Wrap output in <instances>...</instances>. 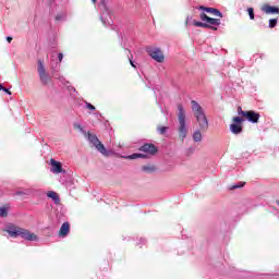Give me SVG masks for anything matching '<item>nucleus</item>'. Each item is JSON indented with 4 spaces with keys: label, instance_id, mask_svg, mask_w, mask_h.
I'll list each match as a JSON object with an SVG mask.
<instances>
[{
    "label": "nucleus",
    "instance_id": "obj_1",
    "mask_svg": "<svg viewBox=\"0 0 279 279\" xmlns=\"http://www.w3.org/2000/svg\"><path fill=\"white\" fill-rule=\"evenodd\" d=\"M5 232H8L9 236L12 239H19L20 236L21 239H24V241H38V235L27 229L17 227L14 223H9L7 226Z\"/></svg>",
    "mask_w": 279,
    "mask_h": 279
},
{
    "label": "nucleus",
    "instance_id": "obj_2",
    "mask_svg": "<svg viewBox=\"0 0 279 279\" xmlns=\"http://www.w3.org/2000/svg\"><path fill=\"white\" fill-rule=\"evenodd\" d=\"M191 106L192 112L198 123L199 130L202 132H206L208 130V118L206 117L204 108H202V105H199L197 100H192Z\"/></svg>",
    "mask_w": 279,
    "mask_h": 279
},
{
    "label": "nucleus",
    "instance_id": "obj_3",
    "mask_svg": "<svg viewBox=\"0 0 279 279\" xmlns=\"http://www.w3.org/2000/svg\"><path fill=\"white\" fill-rule=\"evenodd\" d=\"M178 121H179V138L184 141L189 134V128H186V111H184V106L182 104L178 105Z\"/></svg>",
    "mask_w": 279,
    "mask_h": 279
},
{
    "label": "nucleus",
    "instance_id": "obj_4",
    "mask_svg": "<svg viewBox=\"0 0 279 279\" xmlns=\"http://www.w3.org/2000/svg\"><path fill=\"white\" fill-rule=\"evenodd\" d=\"M87 140L92 145H94L99 154H102L105 156V158H109V156H114V151L106 149L104 143H101V141H99V137H97L95 134L88 132Z\"/></svg>",
    "mask_w": 279,
    "mask_h": 279
},
{
    "label": "nucleus",
    "instance_id": "obj_5",
    "mask_svg": "<svg viewBox=\"0 0 279 279\" xmlns=\"http://www.w3.org/2000/svg\"><path fill=\"white\" fill-rule=\"evenodd\" d=\"M37 73L39 75V80L44 86H47L49 82H51V76L47 73V69L45 68V63L43 60L37 61Z\"/></svg>",
    "mask_w": 279,
    "mask_h": 279
},
{
    "label": "nucleus",
    "instance_id": "obj_6",
    "mask_svg": "<svg viewBox=\"0 0 279 279\" xmlns=\"http://www.w3.org/2000/svg\"><path fill=\"white\" fill-rule=\"evenodd\" d=\"M146 53L155 60V62L162 63L165 62V53H162V50L158 47H147Z\"/></svg>",
    "mask_w": 279,
    "mask_h": 279
},
{
    "label": "nucleus",
    "instance_id": "obj_7",
    "mask_svg": "<svg viewBox=\"0 0 279 279\" xmlns=\"http://www.w3.org/2000/svg\"><path fill=\"white\" fill-rule=\"evenodd\" d=\"M245 121L244 118L242 117H234L233 118V123L230 124L229 129L230 132L233 134H242L243 133V122Z\"/></svg>",
    "mask_w": 279,
    "mask_h": 279
},
{
    "label": "nucleus",
    "instance_id": "obj_8",
    "mask_svg": "<svg viewBox=\"0 0 279 279\" xmlns=\"http://www.w3.org/2000/svg\"><path fill=\"white\" fill-rule=\"evenodd\" d=\"M193 25L194 27H203L204 29H213L214 32H217V26H213L215 25V17H207L206 23L193 20Z\"/></svg>",
    "mask_w": 279,
    "mask_h": 279
},
{
    "label": "nucleus",
    "instance_id": "obj_9",
    "mask_svg": "<svg viewBox=\"0 0 279 279\" xmlns=\"http://www.w3.org/2000/svg\"><path fill=\"white\" fill-rule=\"evenodd\" d=\"M242 117H244V119H246V121H248V123H258V121L260 119V113H258L254 110H250L246 112H242Z\"/></svg>",
    "mask_w": 279,
    "mask_h": 279
},
{
    "label": "nucleus",
    "instance_id": "obj_10",
    "mask_svg": "<svg viewBox=\"0 0 279 279\" xmlns=\"http://www.w3.org/2000/svg\"><path fill=\"white\" fill-rule=\"evenodd\" d=\"M196 10H201V12H207V14H214V16H219V19H223V13H221V11L216 8L199 5L196 7Z\"/></svg>",
    "mask_w": 279,
    "mask_h": 279
},
{
    "label": "nucleus",
    "instance_id": "obj_11",
    "mask_svg": "<svg viewBox=\"0 0 279 279\" xmlns=\"http://www.w3.org/2000/svg\"><path fill=\"white\" fill-rule=\"evenodd\" d=\"M100 20H101V23L105 25V27H108V25L114 24V21L112 20V13L107 8H105V11L100 16Z\"/></svg>",
    "mask_w": 279,
    "mask_h": 279
},
{
    "label": "nucleus",
    "instance_id": "obj_12",
    "mask_svg": "<svg viewBox=\"0 0 279 279\" xmlns=\"http://www.w3.org/2000/svg\"><path fill=\"white\" fill-rule=\"evenodd\" d=\"M140 151H144L150 156H156L158 148L154 144L146 143L140 147Z\"/></svg>",
    "mask_w": 279,
    "mask_h": 279
},
{
    "label": "nucleus",
    "instance_id": "obj_13",
    "mask_svg": "<svg viewBox=\"0 0 279 279\" xmlns=\"http://www.w3.org/2000/svg\"><path fill=\"white\" fill-rule=\"evenodd\" d=\"M50 171L52 173H66V170H63L62 163L60 161H57L56 159H50Z\"/></svg>",
    "mask_w": 279,
    "mask_h": 279
},
{
    "label": "nucleus",
    "instance_id": "obj_14",
    "mask_svg": "<svg viewBox=\"0 0 279 279\" xmlns=\"http://www.w3.org/2000/svg\"><path fill=\"white\" fill-rule=\"evenodd\" d=\"M262 12H265V14H279V8L278 7H272L269 4H265L262 8Z\"/></svg>",
    "mask_w": 279,
    "mask_h": 279
},
{
    "label": "nucleus",
    "instance_id": "obj_15",
    "mask_svg": "<svg viewBox=\"0 0 279 279\" xmlns=\"http://www.w3.org/2000/svg\"><path fill=\"white\" fill-rule=\"evenodd\" d=\"M69 232H71V225L69 222H63L59 230V235L64 238L69 235Z\"/></svg>",
    "mask_w": 279,
    "mask_h": 279
},
{
    "label": "nucleus",
    "instance_id": "obj_16",
    "mask_svg": "<svg viewBox=\"0 0 279 279\" xmlns=\"http://www.w3.org/2000/svg\"><path fill=\"white\" fill-rule=\"evenodd\" d=\"M122 158H124V160H136L137 158H147V155L141 154V153H134L129 156H122Z\"/></svg>",
    "mask_w": 279,
    "mask_h": 279
},
{
    "label": "nucleus",
    "instance_id": "obj_17",
    "mask_svg": "<svg viewBox=\"0 0 279 279\" xmlns=\"http://www.w3.org/2000/svg\"><path fill=\"white\" fill-rule=\"evenodd\" d=\"M47 197H49V199H52V202H54V204H60V196L58 195V193L53 192V191H49L47 193Z\"/></svg>",
    "mask_w": 279,
    "mask_h": 279
},
{
    "label": "nucleus",
    "instance_id": "obj_18",
    "mask_svg": "<svg viewBox=\"0 0 279 279\" xmlns=\"http://www.w3.org/2000/svg\"><path fill=\"white\" fill-rule=\"evenodd\" d=\"M192 138H193L194 143H202V131H201V129L194 131V133L192 135Z\"/></svg>",
    "mask_w": 279,
    "mask_h": 279
},
{
    "label": "nucleus",
    "instance_id": "obj_19",
    "mask_svg": "<svg viewBox=\"0 0 279 279\" xmlns=\"http://www.w3.org/2000/svg\"><path fill=\"white\" fill-rule=\"evenodd\" d=\"M142 171L144 173H154L156 171L155 166L147 165V166H142Z\"/></svg>",
    "mask_w": 279,
    "mask_h": 279
},
{
    "label": "nucleus",
    "instance_id": "obj_20",
    "mask_svg": "<svg viewBox=\"0 0 279 279\" xmlns=\"http://www.w3.org/2000/svg\"><path fill=\"white\" fill-rule=\"evenodd\" d=\"M243 186H245V182H238L231 185L229 189L230 191H236V189H243Z\"/></svg>",
    "mask_w": 279,
    "mask_h": 279
},
{
    "label": "nucleus",
    "instance_id": "obj_21",
    "mask_svg": "<svg viewBox=\"0 0 279 279\" xmlns=\"http://www.w3.org/2000/svg\"><path fill=\"white\" fill-rule=\"evenodd\" d=\"M129 56H128V59H129V62H130V64H131V66L133 68V69H136V63L134 62V54H132V51L131 50H129Z\"/></svg>",
    "mask_w": 279,
    "mask_h": 279
},
{
    "label": "nucleus",
    "instance_id": "obj_22",
    "mask_svg": "<svg viewBox=\"0 0 279 279\" xmlns=\"http://www.w3.org/2000/svg\"><path fill=\"white\" fill-rule=\"evenodd\" d=\"M276 25H278V19H270V20H269L268 27H269L270 29H274V27H276Z\"/></svg>",
    "mask_w": 279,
    "mask_h": 279
},
{
    "label": "nucleus",
    "instance_id": "obj_23",
    "mask_svg": "<svg viewBox=\"0 0 279 279\" xmlns=\"http://www.w3.org/2000/svg\"><path fill=\"white\" fill-rule=\"evenodd\" d=\"M167 130H169V128H167V126H158V128H157V132H158L159 134H161V135L167 134Z\"/></svg>",
    "mask_w": 279,
    "mask_h": 279
},
{
    "label": "nucleus",
    "instance_id": "obj_24",
    "mask_svg": "<svg viewBox=\"0 0 279 279\" xmlns=\"http://www.w3.org/2000/svg\"><path fill=\"white\" fill-rule=\"evenodd\" d=\"M0 217H8V207H0Z\"/></svg>",
    "mask_w": 279,
    "mask_h": 279
},
{
    "label": "nucleus",
    "instance_id": "obj_25",
    "mask_svg": "<svg viewBox=\"0 0 279 279\" xmlns=\"http://www.w3.org/2000/svg\"><path fill=\"white\" fill-rule=\"evenodd\" d=\"M85 107L87 108V110H92V112H95L96 108L93 104L85 101Z\"/></svg>",
    "mask_w": 279,
    "mask_h": 279
},
{
    "label": "nucleus",
    "instance_id": "obj_26",
    "mask_svg": "<svg viewBox=\"0 0 279 279\" xmlns=\"http://www.w3.org/2000/svg\"><path fill=\"white\" fill-rule=\"evenodd\" d=\"M247 12H248V16H250L251 21H254V19H255L254 8H248Z\"/></svg>",
    "mask_w": 279,
    "mask_h": 279
},
{
    "label": "nucleus",
    "instance_id": "obj_27",
    "mask_svg": "<svg viewBox=\"0 0 279 279\" xmlns=\"http://www.w3.org/2000/svg\"><path fill=\"white\" fill-rule=\"evenodd\" d=\"M199 17H201V21H204L205 23H207L209 16L207 14H205V12L203 11L201 13Z\"/></svg>",
    "mask_w": 279,
    "mask_h": 279
},
{
    "label": "nucleus",
    "instance_id": "obj_28",
    "mask_svg": "<svg viewBox=\"0 0 279 279\" xmlns=\"http://www.w3.org/2000/svg\"><path fill=\"white\" fill-rule=\"evenodd\" d=\"M192 154H195V147L191 146L190 148H187L186 150V156H192Z\"/></svg>",
    "mask_w": 279,
    "mask_h": 279
},
{
    "label": "nucleus",
    "instance_id": "obj_29",
    "mask_svg": "<svg viewBox=\"0 0 279 279\" xmlns=\"http://www.w3.org/2000/svg\"><path fill=\"white\" fill-rule=\"evenodd\" d=\"M74 128H75L76 130H80V132H84V129L82 128V124L75 123V124H74Z\"/></svg>",
    "mask_w": 279,
    "mask_h": 279
},
{
    "label": "nucleus",
    "instance_id": "obj_30",
    "mask_svg": "<svg viewBox=\"0 0 279 279\" xmlns=\"http://www.w3.org/2000/svg\"><path fill=\"white\" fill-rule=\"evenodd\" d=\"M63 58H64V54H63L62 52H59V53H58V60H59V62H62Z\"/></svg>",
    "mask_w": 279,
    "mask_h": 279
},
{
    "label": "nucleus",
    "instance_id": "obj_31",
    "mask_svg": "<svg viewBox=\"0 0 279 279\" xmlns=\"http://www.w3.org/2000/svg\"><path fill=\"white\" fill-rule=\"evenodd\" d=\"M62 19H64V15H62V14L56 15V21H62Z\"/></svg>",
    "mask_w": 279,
    "mask_h": 279
},
{
    "label": "nucleus",
    "instance_id": "obj_32",
    "mask_svg": "<svg viewBox=\"0 0 279 279\" xmlns=\"http://www.w3.org/2000/svg\"><path fill=\"white\" fill-rule=\"evenodd\" d=\"M214 25H221V20L214 19Z\"/></svg>",
    "mask_w": 279,
    "mask_h": 279
},
{
    "label": "nucleus",
    "instance_id": "obj_33",
    "mask_svg": "<svg viewBox=\"0 0 279 279\" xmlns=\"http://www.w3.org/2000/svg\"><path fill=\"white\" fill-rule=\"evenodd\" d=\"M243 112H247V111H243L241 107H238V114H241V117H243Z\"/></svg>",
    "mask_w": 279,
    "mask_h": 279
},
{
    "label": "nucleus",
    "instance_id": "obj_34",
    "mask_svg": "<svg viewBox=\"0 0 279 279\" xmlns=\"http://www.w3.org/2000/svg\"><path fill=\"white\" fill-rule=\"evenodd\" d=\"M3 93H7V95H12V92H10V89L9 88H5V87H3Z\"/></svg>",
    "mask_w": 279,
    "mask_h": 279
},
{
    "label": "nucleus",
    "instance_id": "obj_35",
    "mask_svg": "<svg viewBox=\"0 0 279 279\" xmlns=\"http://www.w3.org/2000/svg\"><path fill=\"white\" fill-rule=\"evenodd\" d=\"M189 21H193V16H187L185 21V25H189Z\"/></svg>",
    "mask_w": 279,
    "mask_h": 279
},
{
    "label": "nucleus",
    "instance_id": "obj_36",
    "mask_svg": "<svg viewBox=\"0 0 279 279\" xmlns=\"http://www.w3.org/2000/svg\"><path fill=\"white\" fill-rule=\"evenodd\" d=\"M15 195H25V192H23V191H17V192H15Z\"/></svg>",
    "mask_w": 279,
    "mask_h": 279
},
{
    "label": "nucleus",
    "instance_id": "obj_37",
    "mask_svg": "<svg viewBox=\"0 0 279 279\" xmlns=\"http://www.w3.org/2000/svg\"><path fill=\"white\" fill-rule=\"evenodd\" d=\"M12 40H13V38L11 37V36H8L7 37V41L10 44V43H12Z\"/></svg>",
    "mask_w": 279,
    "mask_h": 279
},
{
    "label": "nucleus",
    "instance_id": "obj_38",
    "mask_svg": "<svg viewBox=\"0 0 279 279\" xmlns=\"http://www.w3.org/2000/svg\"><path fill=\"white\" fill-rule=\"evenodd\" d=\"M3 88H4L3 85L0 83V90H3Z\"/></svg>",
    "mask_w": 279,
    "mask_h": 279
},
{
    "label": "nucleus",
    "instance_id": "obj_39",
    "mask_svg": "<svg viewBox=\"0 0 279 279\" xmlns=\"http://www.w3.org/2000/svg\"><path fill=\"white\" fill-rule=\"evenodd\" d=\"M146 241H147V240H145V239H141V242H142V243H146Z\"/></svg>",
    "mask_w": 279,
    "mask_h": 279
},
{
    "label": "nucleus",
    "instance_id": "obj_40",
    "mask_svg": "<svg viewBox=\"0 0 279 279\" xmlns=\"http://www.w3.org/2000/svg\"><path fill=\"white\" fill-rule=\"evenodd\" d=\"M71 89H72L74 93H76L75 87H71Z\"/></svg>",
    "mask_w": 279,
    "mask_h": 279
},
{
    "label": "nucleus",
    "instance_id": "obj_41",
    "mask_svg": "<svg viewBox=\"0 0 279 279\" xmlns=\"http://www.w3.org/2000/svg\"><path fill=\"white\" fill-rule=\"evenodd\" d=\"M93 1V3H97V0H92Z\"/></svg>",
    "mask_w": 279,
    "mask_h": 279
},
{
    "label": "nucleus",
    "instance_id": "obj_42",
    "mask_svg": "<svg viewBox=\"0 0 279 279\" xmlns=\"http://www.w3.org/2000/svg\"><path fill=\"white\" fill-rule=\"evenodd\" d=\"M50 1H54V0H50Z\"/></svg>",
    "mask_w": 279,
    "mask_h": 279
}]
</instances>
